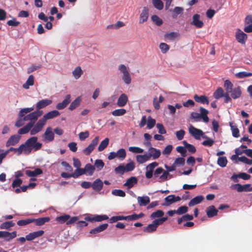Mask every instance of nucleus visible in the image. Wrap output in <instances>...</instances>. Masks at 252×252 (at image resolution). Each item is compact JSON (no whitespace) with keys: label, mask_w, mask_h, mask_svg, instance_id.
Masks as SVG:
<instances>
[{"label":"nucleus","mask_w":252,"mask_h":252,"mask_svg":"<svg viewBox=\"0 0 252 252\" xmlns=\"http://www.w3.org/2000/svg\"><path fill=\"white\" fill-rule=\"evenodd\" d=\"M42 146V143L38 142V138L36 136L31 137L24 143L21 144L23 154L25 155L30 154L32 150H39Z\"/></svg>","instance_id":"obj_1"},{"label":"nucleus","mask_w":252,"mask_h":252,"mask_svg":"<svg viewBox=\"0 0 252 252\" xmlns=\"http://www.w3.org/2000/svg\"><path fill=\"white\" fill-rule=\"evenodd\" d=\"M233 85L229 80L224 82V87L226 92L229 93L233 99L239 98L242 94L241 88L240 86L233 88Z\"/></svg>","instance_id":"obj_2"},{"label":"nucleus","mask_w":252,"mask_h":252,"mask_svg":"<svg viewBox=\"0 0 252 252\" xmlns=\"http://www.w3.org/2000/svg\"><path fill=\"white\" fill-rule=\"evenodd\" d=\"M118 69L122 74V79L126 85H129L131 83V78L130 74V70L127 66L124 64H120Z\"/></svg>","instance_id":"obj_3"},{"label":"nucleus","mask_w":252,"mask_h":252,"mask_svg":"<svg viewBox=\"0 0 252 252\" xmlns=\"http://www.w3.org/2000/svg\"><path fill=\"white\" fill-rule=\"evenodd\" d=\"M33 110L34 107H33L21 109L18 114V120L16 121L15 126L17 127H19L24 125L25 121L24 120L23 117Z\"/></svg>","instance_id":"obj_4"},{"label":"nucleus","mask_w":252,"mask_h":252,"mask_svg":"<svg viewBox=\"0 0 252 252\" xmlns=\"http://www.w3.org/2000/svg\"><path fill=\"white\" fill-rule=\"evenodd\" d=\"M43 114L42 111L36 110L29 114H26L23 117L24 120L25 121H30V122H34V124L37 120L38 118L41 116Z\"/></svg>","instance_id":"obj_5"},{"label":"nucleus","mask_w":252,"mask_h":252,"mask_svg":"<svg viewBox=\"0 0 252 252\" xmlns=\"http://www.w3.org/2000/svg\"><path fill=\"white\" fill-rule=\"evenodd\" d=\"M99 141V137L96 136L91 142L89 146L83 150V153L86 155H89L93 151L94 147L97 144Z\"/></svg>","instance_id":"obj_6"},{"label":"nucleus","mask_w":252,"mask_h":252,"mask_svg":"<svg viewBox=\"0 0 252 252\" xmlns=\"http://www.w3.org/2000/svg\"><path fill=\"white\" fill-rule=\"evenodd\" d=\"M21 138V136L19 134L11 135L6 142V147H8L16 145L19 142Z\"/></svg>","instance_id":"obj_7"},{"label":"nucleus","mask_w":252,"mask_h":252,"mask_svg":"<svg viewBox=\"0 0 252 252\" xmlns=\"http://www.w3.org/2000/svg\"><path fill=\"white\" fill-rule=\"evenodd\" d=\"M45 125V124L41 119L39 120L34 126L31 129V135H34L40 132Z\"/></svg>","instance_id":"obj_8"},{"label":"nucleus","mask_w":252,"mask_h":252,"mask_svg":"<svg viewBox=\"0 0 252 252\" xmlns=\"http://www.w3.org/2000/svg\"><path fill=\"white\" fill-rule=\"evenodd\" d=\"M17 236L16 231L9 232L5 231H0V238H5L6 241H10L12 239L15 238Z\"/></svg>","instance_id":"obj_9"},{"label":"nucleus","mask_w":252,"mask_h":252,"mask_svg":"<svg viewBox=\"0 0 252 252\" xmlns=\"http://www.w3.org/2000/svg\"><path fill=\"white\" fill-rule=\"evenodd\" d=\"M149 8L147 7H144L140 14L139 23L140 24H143L147 21L149 14Z\"/></svg>","instance_id":"obj_10"},{"label":"nucleus","mask_w":252,"mask_h":252,"mask_svg":"<svg viewBox=\"0 0 252 252\" xmlns=\"http://www.w3.org/2000/svg\"><path fill=\"white\" fill-rule=\"evenodd\" d=\"M190 24L197 28H201L204 25V23L200 20V15L198 14L193 15Z\"/></svg>","instance_id":"obj_11"},{"label":"nucleus","mask_w":252,"mask_h":252,"mask_svg":"<svg viewBox=\"0 0 252 252\" xmlns=\"http://www.w3.org/2000/svg\"><path fill=\"white\" fill-rule=\"evenodd\" d=\"M235 37L238 42L244 44L247 39V35L240 29H238L235 33Z\"/></svg>","instance_id":"obj_12"},{"label":"nucleus","mask_w":252,"mask_h":252,"mask_svg":"<svg viewBox=\"0 0 252 252\" xmlns=\"http://www.w3.org/2000/svg\"><path fill=\"white\" fill-rule=\"evenodd\" d=\"M189 130L190 134L196 139H200L201 136L203 134V132L201 129H197L191 125L190 126Z\"/></svg>","instance_id":"obj_13"},{"label":"nucleus","mask_w":252,"mask_h":252,"mask_svg":"<svg viewBox=\"0 0 252 252\" xmlns=\"http://www.w3.org/2000/svg\"><path fill=\"white\" fill-rule=\"evenodd\" d=\"M85 174V171L84 168H81L79 167L75 170L74 173L69 174L64 172V178H70L73 177L74 178H76L79 176Z\"/></svg>","instance_id":"obj_14"},{"label":"nucleus","mask_w":252,"mask_h":252,"mask_svg":"<svg viewBox=\"0 0 252 252\" xmlns=\"http://www.w3.org/2000/svg\"><path fill=\"white\" fill-rule=\"evenodd\" d=\"M148 151L149 153L148 154L149 155L150 158H152L153 159H157L161 155V152L159 150L152 147H150V148H148Z\"/></svg>","instance_id":"obj_15"},{"label":"nucleus","mask_w":252,"mask_h":252,"mask_svg":"<svg viewBox=\"0 0 252 252\" xmlns=\"http://www.w3.org/2000/svg\"><path fill=\"white\" fill-rule=\"evenodd\" d=\"M59 115L60 113L58 111L53 110L45 114L41 119L46 124L47 120L56 118Z\"/></svg>","instance_id":"obj_16"},{"label":"nucleus","mask_w":252,"mask_h":252,"mask_svg":"<svg viewBox=\"0 0 252 252\" xmlns=\"http://www.w3.org/2000/svg\"><path fill=\"white\" fill-rule=\"evenodd\" d=\"M52 102V101L48 99H44L39 100L36 104L35 108L36 109V110H39L40 109L46 107V106L51 104Z\"/></svg>","instance_id":"obj_17"},{"label":"nucleus","mask_w":252,"mask_h":252,"mask_svg":"<svg viewBox=\"0 0 252 252\" xmlns=\"http://www.w3.org/2000/svg\"><path fill=\"white\" fill-rule=\"evenodd\" d=\"M43 137L45 140L51 142L54 140V134L52 131V128L51 127H48L44 134Z\"/></svg>","instance_id":"obj_18"},{"label":"nucleus","mask_w":252,"mask_h":252,"mask_svg":"<svg viewBox=\"0 0 252 252\" xmlns=\"http://www.w3.org/2000/svg\"><path fill=\"white\" fill-rule=\"evenodd\" d=\"M34 122H29L25 126L19 129L18 131V134H24L28 133L33 127Z\"/></svg>","instance_id":"obj_19"},{"label":"nucleus","mask_w":252,"mask_h":252,"mask_svg":"<svg viewBox=\"0 0 252 252\" xmlns=\"http://www.w3.org/2000/svg\"><path fill=\"white\" fill-rule=\"evenodd\" d=\"M44 232L43 230H40L30 233L28 235H26V240L28 241H32L36 238L41 236L44 234Z\"/></svg>","instance_id":"obj_20"},{"label":"nucleus","mask_w":252,"mask_h":252,"mask_svg":"<svg viewBox=\"0 0 252 252\" xmlns=\"http://www.w3.org/2000/svg\"><path fill=\"white\" fill-rule=\"evenodd\" d=\"M108 217L105 215H96L93 218L86 217L85 218V220L88 221H101L102 220H106L108 219Z\"/></svg>","instance_id":"obj_21"},{"label":"nucleus","mask_w":252,"mask_h":252,"mask_svg":"<svg viewBox=\"0 0 252 252\" xmlns=\"http://www.w3.org/2000/svg\"><path fill=\"white\" fill-rule=\"evenodd\" d=\"M127 101V96L125 94H122L118 98L117 104L119 107H123L126 104Z\"/></svg>","instance_id":"obj_22"},{"label":"nucleus","mask_w":252,"mask_h":252,"mask_svg":"<svg viewBox=\"0 0 252 252\" xmlns=\"http://www.w3.org/2000/svg\"><path fill=\"white\" fill-rule=\"evenodd\" d=\"M135 158L137 162L139 164H143L150 159L148 154L138 155Z\"/></svg>","instance_id":"obj_23"},{"label":"nucleus","mask_w":252,"mask_h":252,"mask_svg":"<svg viewBox=\"0 0 252 252\" xmlns=\"http://www.w3.org/2000/svg\"><path fill=\"white\" fill-rule=\"evenodd\" d=\"M193 98L196 102L198 103L207 104H208L209 103L208 98L205 95H198L195 94L194 95Z\"/></svg>","instance_id":"obj_24"},{"label":"nucleus","mask_w":252,"mask_h":252,"mask_svg":"<svg viewBox=\"0 0 252 252\" xmlns=\"http://www.w3.org/2000/svg\"><path fill=\"white\" fill-rule=\"evenodd\" d=\"M158 224L156 221V220H154L153 222L151 224H149L147 227L144 228V231L151 233L156 230L158 226Z\"/></svg>","instance_id":"obj_25"},{"label":"nucleus","mask_w":252,"mask_h":252,"mask_svg":"<svg viewBox=\"0 0 252 252\" xmlns=\"http://www.w3.org/2000/svg\"><path fill=\"white\" fill-rule=\"evenodd\" d=\"M103 183L99 179L95 180L92 184V188L95 191H100L102 189Z\"/></svg>","instance_id":"obj_26"},{"label":"nucleus","mask_w":252,"mask_h":252,"mask_svg":"<svg viewBox=\"0 0 252 252\" xmlns=\"http://www.w3.org/2000/svg\"><path fill=\"white\" fill-rule=\"evenodd\" d=\"M42 173V170L39 168H35L33 171L29 170H26V174L29 177H36Z\"/></svg>","instance_id":"obj_27"},{"label":"nucleus","mask_w":252,"mask_h":252,"mask_svg":"<svg viewBox=\"0 0 252 252\" xmlns=\"http://www.w3.org/2000/svg\"><path fill=\"white\" fill-rule=\"evenodd\" d=\"M107 227V223H103L91 230L90 233L91 234H96L104 230Z\"/></svg>","instance_id":"obj_28"},{"label":"nucleus","mask_w":252,"mask_h":252,"mask_svg":"<svg viewBox=\"0 0 252 252\" xmlns=\"http://www.w3.org/2000/svg\"><path fill=\"white\" fill-rule=\"evenodd\" d=\"M179 36L180 34L178 32H167L164 34L165 38L171 41L175 40Z\"/></svg>","instance_id":"obj_29"},{"label":"nucleus","mask_w":252,"mask_h":252,"mask_svg":"<svg viewBox=\"0 0 252 252\" xmlns=\"http://www.w3.org/2000/svg\"><path fill=\"white\" fill-rule=\"evenodd\" d=\"M150 198L148 196L137 197V201L140 206H146L150 202Z\"/></svg>","instance_id":"obj_30"},{"label":"nucleus","mask_w":252,"mask_h":252,"mask_svg":"<svg viewBox=\"0 0 252 252\" xmlns=\"http://www.w3.org/2000/svg\"><path fill=\"white\" fill-rule=\"evenodd\" d=\"M204 199V197L202 195H199L192 199L189 203V206H193L196 204H199Z\"/></svg>","instance_id":"obj_31"},{"label":"nucleus","mask_w":252,"mask_h":252,"mask_svg":"<svg viewBox=\"0 0 252 252\" xmlns=\"http://www.w3.org/2000/svg\"><path fill=\"white\" fill-rule=\"evenodd\" d=\"M9 152H14L17 155H20L23 154V151L21 145H20L18 148H14L13 147H10L8 150H7L4 152V153H6L7 155Z\"/></svg>","instance_id":"obj_32"},{"label":"nucleus","mask_w":252,"mask_h":252,"mask_svg":"<svg viewBox=\"0 0 252 252\" xmlns=\"http://www.w3.org/2000/svg\"><path fill=\"white\" fill-rule=\"evenodd\" d=\"M137 182V179L135 177H131L128 178L124 184V186L128 188H132Z\"/></svg>","instance_id":"obj_33"},{"label":"nucleus","mask_w":252,"mask_h":252,"mask_svg":"<svg viewBox=\"0 0 252 252\" xmlns=\"http://www.w3.org/2000/svg\"><path fill=\"white\" fill-rule=\"evenodd\" d=\"M218 210H217L214 206H210L207 208L206 213L208 217H213L217 215Z\"/></svg>","instance_id":"obj_34"},{"label":"nucleus","mask_w":252,"mask_h":252,"mask_svg":"<svg viewBox=\"0 0 252 252\" xmlns=\"http://www.w3.org/2000/svg\"><path fill=\"white\" fill-rule=\"evenodd\" d=\"M32 220H33V222H35L36 225L40 226L44 224L45 222H48L50 220V218L49 217H43L37 219H32Z\"/></svg>","instance_id":"obj_35"},{"label":"nucleus","mask_w":252,"mask_h":252,"mask_svg":"<svg viewBox=\"0 0 252 252\" xmlns=\"http://www.w3.org/2000/svg\"><path fill=\"white\" fill-rule=\"evenodd\" d=\"M83 71L80 66H77L72 71V75L75 79H78L83 74Z\"/></svg>","instance_id":"obj_36"},{"label":"nucleus","mask_w":252,"mask_h":252,"mask_svg":"<svg viewBox=\"0 0 252 252\" xmlns=\"http://www.w3.org/2000/svg\"><path fill=\"white\" fill-rule=\"evenodd\" d=\"M84 169L85 171V174H87L88 175L91 176L93 174L94 171L95 167L91 164L88 163L85 165Z\"/></svg>","instance_id":"obj_37"},{"label":"nucleus","mask_w":252,"mask_h":252,"mask_svg":"<svg viewBox=\"0 0 252 252\" xmlns=\"http://www.w3.org/2000/svg\"><path fill=\"white\" fill-rule=\"evenodd\" d=\"M200 114L201 115V118L203 119L204 122L208 123L209 120V119L207 116V114L209 113L208 111L202 107H200Z\"/></svg>","instance_id":"obj_38"},{"label":"nucleus","mask_w":252,"mask_h":252,"mask_svg":"<svg viewBox=\"0 0 252 252\" xmlns=\"http://www.w3.org/2000/svg\"><path fill=\"white\" fill-rule=\"evenodd\" d=\"M229 126L231 128L232 134L233 137L238 138L240 136L239 130L236 125H234L232 123H229Z\"/></svg>","instance_id":"obj_39"},{"label":"nucleus","mask_w":252,"mask_h":252,"mask_svg":"<svg viewBox=\"0 0 252 252\" xmlns=\"http://www.w3.org/2000/svg\"><path fill=\"white\" fill-rule=\"evenodd\" d=\"M15 225V223L12 221H7L2 223L0 225V228L1 229H9Z\"/></svg>","instance_id":"obj_40"},{"label":"nucleus","mask_w":252,"mask_h":252,"mask_svg":"<svg viewBox=\"0 0 252 252\" xmlns=\"http://www.w3.org/2000/svg\"><path fill=\"white\" fill-rule=\"evenodd\" d=\"M34 84V77L32 75H31L26 82L23 84V87L25 89H28L29 88V87L31 86H32Z\"/></svg>","instance_id":"obj_41"},{"label":"nucleus","mask_w":252,"mask_h":252,"mask_svg":"<svg viewBox=\"0 0 252 252\" xmlns=\"http://www.w3.org/2000/svg\"><path fill=\"white\" fill-rule=\"evenodd\" d=\"M171 179L172 178V176L170 175L167 170H163V172L162 173V175L159 177V182L165 181L167 180L168 178Z\"/></svg>","instance_id":"obj_42"},{"label":"nucleus","mask_w":252,"mask_h":252,"mask_svg":"<svg viewBox=\"0 0 252 252\" xmlns=\"http://www.w3.org/2000/svg\"><path fill=\"white\" fill-rule=\"evenodd\" d=\"M235 76L239 79H243L247 77L252 76V73L242 71L235 73Z\"/></svg>","instance_id":"obj_43"},{"label":"nucleus","mask_w":252,"mask_h":252,"mask_svg":"<svg viewBox=\"0 0 252 252\" xmlns=\"http://www.w3.org/2000/svg\"><path fill=\"white\" fill-rule=\"evenodd\" d=\"M81 98L80 97H77L70 105L68 109L72 111L77 108L80 103Z\"/></svg>","instance_id":"obj_44"},{"label":"nucleus","mask_w":252,"mask_h":252,"mask_svg":"<svg viewBox=\"0 0 252 252\" xmlns=\"http://www.w3.org/2000/svg\"><path fill=\"white\" fill-rule=\"evenodd\" d=\"M174 195H169L164 198L165 202L163 204L164 206H169V205L175 202Z\"/></svg>","instance_id":"obj_45"},{"label":"nucleus","mask_w":252,"mask_h":252,"mask_svg":"<svg viewBox=\"0 0 252 252\" xmlns=\"http://www.w3.org/2000/svg\"><path fill=\"white\" fill-rule=\"evenodd\" d=\"M154 6L158 10H161L163 7V3L161 0H152Z\"/></svg>","instance_id":"obj_46"},{"label":"nucleus","mask_w":252,"mask_h":252,"mask_svg":"<svg viewBox=\"0 0 252 252\" xmlns=\"http://www.w3.org/2000/svg\"><path fill=\"white\" fill-rule=\"evenodd\" d=\"M109 140L108 138H106L104 140L101 142L98 147V151L101 152L107 147L109 144Z\"/></svg>","instance_id":"obj_47"},{"label":"nucleus","mask_w":252,"mask_h":252,"mask_svg":"<svg viewBox=\"0 0 252 252\" xmlns=\"http://www.w3.org/2000/svg\"><path fill=\"white\" fill-rule=\"evenodd\" d=\"M117 158L121 160H124L126 157V150L121 148L117 152Z\"/></svg>","instance_id":"obj_48"},{"label":"nucleus","mask_w":252,"mask_h":252,"mask_svg":"<svg viewBox=\"0 0 252 252\" xmlns=\"http://www.w3.org/2000/svg\"><path fill=\"white\" fill-rule=\"evenodd\" d=\"M217 163L218 165L221 167H225L227 163L226 158L225 157H221L219 158L218 159Z\"/></svg>","instance_id":"obj_49"},{"label":"nucleus","mask_w":252,"mask_h":252,"mask_svg":"<svg viewBox=\"0 0 252 252\" xmlns=\"http://www.w3.org/2000/svg\"><path fill=\"white\" fill-rule=\"evenodd\" d=\"M185 159L184 158H178L175 159L173 164L176 167H180L184 165L185 164Z\"/></svg>","instance_id":"obj_50"},{"label":"nucleus","mask_w":252,"mask_h":252,"mask_svg":"<svg viewBox=\"0 0 252 252\" xmlns=\"http://www.w3.org/2000/svg\"><path fill=\"white\" fill-rule=\"evenodd\" d=\"M126 110L125 109H118L112 112V114L114 116H121L125 114Z\"/></svg>","instance_id":"obj_51"},{"label":"nucleus","mask_w":252,"mask_h":252,"mask_svg":"<svg viewBox=\"0 0 252 252\" xmlns=\"http://www.w3.org/2000/svg\"><path fill=\"white\" fill-rule=\"evenodd\" d=\"M33 222V220H32V219L29 218L26 220H19L17 221V223L19 226H24Z\"/></svg>","instance_id":"obj_52"},{"label":"nucleus","mask_w":252,"mask_h":252,"mask_svg":"<svg viewBox=\"0 0 252 252\" xmlns=\"http://www.w3.org/2000/svg\"><path fill=\"white\" fill-rule=\"evenodd\" d=\"M224 91L221 88H219L214 94V96L216 99H219L223 96Z\"/></svg>","instance_id":"obj_53"},{"label":"nucleus","mask_w":252,"mask_h":252,"mask_svg":"<svg viewBox=\"0 0 252 252\" xmlns=\"http://www.w3.org/2000/svg\"><path fill=\"white\" fill-rule=\"evenodd\" d=\"M238 188V192H243V191H250V184H245L244 185H241V184H239Z\"/></svg>","instance_id":"obj_54"},{"label":"nucleus","mask_w":252,"mask_h":252,"mask_svg":"<svg viewBox=\"0 0 252 252\" xmlns=\"http://www.w3.org/2000/svg\"><path fill=\"white\" fill-rule=\"evenodd\" d=\"M112 194L115 196L120 197H125L126 196L125 192L121 189H113L112 191Z\"/></svg>","instance_id":"obj_55"},{"label":"nucleus","mask_w":252,"mask_h":252,"mask_svg":"<svg viewBox=\"0 0 252 252\" xmlns=\"http://www.w3.org/2000/svg\"><path fill=\"white\" fill-rule=\"evenodd\" d=\"M128 150L130 152L133 153H138V154H141L143 153L144 152V150L141 148L138 147H129L128 148Z\"/></svg>","instance_id":"obj_56"},{"label":"nucleus","mask_w":252,"mask_h":252,"mask_svg":"<svg viewBox=\"0 0 252 252\" xmlns=\"http://www.w3.org/2000/svg\"><path fill=\"white\" fill-rule=\"evenodd\" d=\"M94 165L98 171L101 170L104 166V163L101 159H96L94 162Z\"/></svg>","instance_id":"obj_57"},{"label":"nucleus","mask_w":252,"mask_h":252,"mask_svg":"<svg viewBox=\"0 0 252 252\" xmlns=\"http://www.w3.org/2000/svg\"><path fill=\"white\" fill-rule=\"evenodd\" d=\"M156 124V120L149 116L147 120V127L149 129L152 128Z\"/></svg>","instance_id":"obj_58"},{"label":"nucleus","mask_w":252,"mask_h":252,"mask_svg":"<svg viewBox=\"0 0 252 252\" xmlns=\"http://www.w3.org/2000/svg\"><path fill=\"white\" fill-rule=\"evenodd\" d=\"M184 11V8L181 7H175L174 9H173V11L174 12V14H173L172 17L174 18H175L177 17V15L178 14H181Z\"/></svg>","instance_id":"obj_59"},{"label":"nucleus","mask_w":252,"mask_h":252,"mask_svg":"<svg viewBox=\"0 0 252 252\" xmlns=\"http://www.w3.org/2000/svg\"><path fill=\"white\" fill-rule=\"evenodd\" d=\"M159 47L162 53H166L169 50V46L168 45L165 43H161L159 44Z\"/></svg>","instance_id":"obj_60"},{"label":"nucleus","mask_w":252,"mask_h":252,"mask_svg":"<svg viewBox=\"0 0 252 252\" xmlns=\"http://www.w3.org/2000/svg\"><path fill=\"white\" fill-rule=\"evenodd\" d=\"M125 166L124 165H120L115 169V172L116 174H123L126 171Z\"/></svg>","instance_id":"obj_61"},{"label":"nucleus","mask_w":252,"mask_h":252,"mask_svg":"<svg viewBox=\"0 0 252 252\" xmlns=\"http://www.w3.org/2000/svg\"><path fill=\"white\" fill-rule=\"evenodd\" d=\"M173 149V146L171 145H168L166 146L162 151V154L168 156L171 153Z\"/></svg>","instance_id":"obj_62"},{"label":"nucleus","mask_w":252,"mask_h":252,"mask_svg":"<svg viewBox=\"0 0 252 252\" xmlns=\"http://www.w3.org/2000/svg\"><path fill=\"white\" fill-rule=\"evenodd\" d=\"M151 19L153 22L158 26H160L162 24V20L157 15H153Z\"/></svg>","instance_id":"obj_63"},{"label":"nucleus","mask_w":252,"mask_h":252,"mask_svg":"<svg viewBox=\"0 0 252 252\" xmlns=\"http://www.w3.org/2000/svg\"><path fill=\"white\" fill-rule=\"evenodd\" d=\"M238 160L249 165L252 164V159H249L245 156L238 158Z\"/></svg>","instance_id":"obj_64"}]
</instances>
